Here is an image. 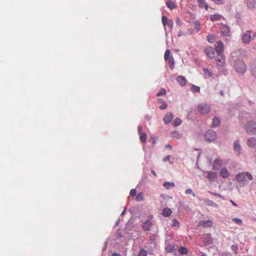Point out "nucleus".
<instances>
[{"label": "nucleus", "mask_w": 256, "mask_h": 256, "mask_svg": "<svg viewBox=\"0 0 256 256\" xmlns=\"http://www.w3.org/2000/svg\"><path fill=\"white\" fill-rule=\"evenodd\" d=\"M244 128L246 132L249 134H256V122L254 120L247 122L244 124Z\"/></svg>", "instance_id": "nucleus-1"}, {"label": "nucleus", "mask_w": 256, "mask_h": 256, "mask_svg": "<svg viewBox=\"0 0 256 256\" xmlns=\"http://www.w3.org/2000/svg\"><path fill=\"white\" fill-rule=\"evenodd\" d=\"M210 106L205 103H202L198 106V112L202 114H206L210 111Z\"/></svg>", "instance_id": "nucleus-2"}, {"label": "nucleus", "mask_w": 256, "mask_h": 256, "mask_svg": "<svg viewBox=\"0 0 256 256\" xmlns=\"http://www.w3.org/2000/svg\"><path fill=\"white\" fill-rule=\"evenodd\" d=\"M204 54L210 58L214 59L216 56L215 50L212 46H206L204 48Z\"/></svg>", "instance_id": "nucleus-3"}, {"label": "nucleus", "mask_w": 256, "mask_h": 256, "mask_svg": "<svg viewBox=\"0 0 256 256\" xmlns=\"http://www.w3.org/2000/svg\"><path fill=\"white\" fill-rule=\"evenodd\" d=\"M205 138L209 142H213L216 138V132L212 130H208L205 134Z\"/></svg>", "instance_id": "nucleus-4"}, {"label": "nucleus", "mask_w": 256, "mask_h": 256, "mask_svg": "<svg viewBox=\"0 0 256 256\" xmlns=\"http://www.w3.org/2000/svg\"><path fill=\"white\" fill-rule=\"evenodd\" d=\"M237 55V52H232L231 56V60L234 62V66L236 71L239 72L240 70V68L238 65L239 60L238 59H236Z\"/></svg>", "instance_id": "nucleus-5"}, {"label": "nucleus", "mask_w": 256, "mask_h": 256, "mask_svg": "<svg viewBox=\"0 0 256 256\" xmlns=\"http://www.w3.org/2000/svg\"><path fill=\"white\" fill-rule=\"evenodd\" d=\"M252 32V30H248L246 33H244L242 36L241 37V40L243 43L244 44H248L252 39L250 34Z\"/></svg>", "instance_id": "nucleus-6"}, {"label": "nucleus", "mask_w": 256, "mask_h": 256, "mask_svg": "<svg viewBox=\"0 0 256 256\" xmlns=\"http://www.w3.org/2000/svg\"><path fill=\"white\" fill-rule=\"evenodd\" d=\"M152 224L150 220H146L142 224V228L144 231H150Z\"/></svg>", "instance_id": "nucleus-7"}, {"label": "nucleus", "mask_w": 256, "mask_h": 256, "mask_svg": "<svg viewBox=\"0 0 256 256\" xmlns=\"http://www.w3.org/2000/svg\"><path fill=\"white\" fill-rule=\"evenodd\" d=\"M216 50L218 54H222L224 50V45L222 42H217L215 44Z\"/></svg>", "instance_id": "nucleus-8"}, {"label": "nucleus", "mask_w": 256, "mask_h": 256, "mask_svg": "<svg viewBox=\"0 0 256 256\" xmlns=\"http://www.w3.org/2000/svg\"><path fill=\"white\" fill-rule=\"evenodd\" d=\"M213 222L210 220H201L199 222L198 226L204 228H210L212 226Z\"/></svg>", "instance_id": "nucleus-9"}, {"label": "nucleus", "mask_w": 256, "mask_h": 256, "mask_svg": "<svg viewBox=\"0 0 256 256\" xmlns=\"http://www.w3.org/2000/svg\"><path fill=\"white\" fill-rule=\"evenodd\" d=\"M217 64L220 66H222L225 63V58L222 54H218V57L216 59Z\"/></svg>", "instance_id": "nucleus-10"}, {"label": "nucleus", "mask_w": 256, "mask_h": 256, "mask_svg": "<svg viewBox=\"0 0 256 256\" xmlns=\"http://www.w3.org/2000/svg\"><path fill=\"white\" fill-rule=\"evenodd\" d=\"M174 118L173 114L172 112H168L164 116L163 120L166 124H169Z\"/></svg>", "instance_id": "nucleus-11"}, {"label": "nucleus", "mask_w": 256, "mask_h": 256, "mask_svg": "<svg viewBox=\"0 0 256 256\" xmlns=\"http://www.w3.org/2000/svg\"><path fill=\"white\" fill-rule=\"evenodd\" d=\"M247 144L250 147L256 148V138L253 137L248 138Z\"/></svg>", "instance_id": "nucleus-12"}, {"label": "nucleus", "mask_w": 256, "mask_h": 256, "mask_svg": "<svg viewBox=\"0 0 256 256\" xmlns=\"http://www.w3.org/2000/svg\"><path fill=\"white\" fill-rule=\"evenodd\" d=\"M176 81L182 86H184L186 83V80L184 76H179L176 78Z\"/></svg>", "instance_id": "nucleus-13"}, {"label": "nucleus", "mask_w": 256, "mask_h": 256, "mask_svg": "<svg viewBox=\"0 0 256 256\" xmlns=\"http://www.w3.org/2000/svg\"><path fill=\"white\" fill-rule=\"evenodd\" d=\"M230 32L229 28L226 26H223L220 28V33L224 36L228 35Z\"/></svg>", "instance_id": "nucleus-14"}, {"label": "nucleus", "mask_w": 256, "mask_h": 256, "mask_svg": "<svg viewBox=\"0 0 256 256\" xmlns=\"http://www.w3.org/2000/svg\"><path fill=\"white\" fill-rule=\"evenodd\" d=\"M222 164L221 160L220 159H216L213 163L212 168L214 170H218Z\"/></svg>", "instance_id": "nucleus-15"}, {"label": "nucleus", "mask_w": 256, "mask_h": 256, "mask_svg": "<svg viewBox=\"0 0 256 256\" xmlns=\"http://www.w3.org/2000/svg\"><path fill=\"white\" fill-rule=\"evenodd\" d=\"M198 6L200 8H203L204 7L206 10H208V5L207 3L204 0H198Z\"/></svg>", "instance_id": "nucleus-16"}, {"label": "nucleus", "mask_w": 256, "mask_h": 256, "mask_svg": "<svg viewBox=\"0 0 256 256\" xmlns=\"http://www.w3.org/2000/svg\"><path fill=\"white\" fill-rule=\"evenodd\" d=\"M246 4L249 9H254L256 4V0H247Z\"/></svg>", "instance_id": "nucleus-17"}, {"label": "nucleus", "mask_w": 256, "mask_h": 256, "mask_svg": "<svg viewBox=\"0 0 256 256\" xmlns=\"http://www.w3.org/2000/svg\"><path fill=\"white\" fill-rule=\"evenodd\" d=\"M204 202L207 205L209 206H214L215 208L218 207V204H216L214 201L209 200V199H205L204 200Z\"/></svg>", "instance_id": "nucleus-18"}, {"label": "nucleus", "mask_w": 256, "mask_h": 256, "mask_svg": "<svg viewBox=\"0 0 256 256\" xmlns=\"http://www.w3.org/2000/svg\"><path fill=\"white\" fill-rule=\"evenodd\" d=\"M220 174L222 178H227L229 176V172L226 168H222L220 172Z\"/></svg>", "instance_id": "nucleus-19"}, {"label": "nucleus", "mask_w": 256, "mask_h": 256, "mask_svg": "<svg viewBox=\"0 0 256 256\" xmlns=\"http://www.w3.org/2000/svg\"><path fill=\"white\" fill-rule=\"evenodd\" d=\"M166 6L170 9V10H173L174 8H176V4L171 0H168L166 2Z\"/></svg>", "instance_id": "nucleus-20"}, {"label": "nucleus", "mask_w": 256, "mask_h": 256, "mask_svg": "<svg viewBox=\"0 0 256 256\" xmlns=\"http://www.w3.org/2000/svg\"><path fill=\"white\" fill-rule=\"evenodd\" d=\"M172 214V210L168 208H164L162 212V215L165 217H168V216H170Z\"/></svg>", "instance_id": "nucleus-21"}, {"label": "nucleus", "mask_w": 256, "mask_h": 256, "mask_svg": "<svg viewBox=\"0 0 256 256\" xmlns=\"http://www.w3.org/2000/svg\"><path fill=\"white\" fill-rule=\"evenodd\" d=\"M207 178L212 181H214L216 178V174L213 172H208Z\"/></svg>", "instance_id": "nucleus-22"}, {"label": "nucleus", "mask_w": 256, "mask_h": 256, "mask_svg": "<svg viewBox=\"0 0 256 256\" xmlns=\"http://www.w3.org/2000/svg\"><path fill=\"white\" fill-rule=\"evenodd\" d=\"M248 184V182L244 176V172H241V185L242 186H246Z\"/></svg>", "instance_id": "nucleus-23"}, {"label": "nucleus", "mask_w": 256, "mask_h": 256, "mask_svg": "<svg viewBox=\"0 0 256 256\" xmlns=\"http://www.w3.org/2000/svg\"><path fill=\"white\" fill-rule=\"evenodd\" d=\"M250 70L252 76L256 78V64H252Z\"/></svg>", "instance_id": "nucleus-24"}, {"label": "nucleus", "mask_w": 256, "mask_h": 256, "mask_svg": "<svg viewBox=\"0 0 256 256\" xmlns=\"http://www.w3.org/2000/svg\"><path fill=\"white\" fill-rule=\"evenodd\" d=\"M234 151L238 152V154H240V144L238 140L234 142Z\"/></svg>", "instance_id": "nucleus-25"}, {"label": "nucleus", "mask_w": 256, "mask_h": 256, "mask_svg": "<svg viewBox=\"0 0 256 256\" xmlns=\"http://www.w3.org/2000/svg\"><path fill=\"white\" fill-rule=\"evenodd\" d=\"M140 134V139L142 142L145 143L146 142L147 135L145 132L141 133Z\"/></svg>", "instance_id": "nucleus-26"}, {"label": "nucleus", "mask_w": 256, "mask_h": 256, "mask_svg": "<svg viewBox=\"0 0 256 256\" xmlns=\"http://www.w3.org/2000/svg\"><path fill=\"white\" fill-rule=\"evenodd\" d=\"M163 186L166 188V189H170L172 187H174L175 186L174 183L172 182H164L163 184Z\"/></svg>", "instance_id": "nucleus-27"}, {"label": "nucleus", "mask_w": 256, "mask_h": 256, "mask_svg": "<svg viewBox=\"0 0 256 256\" xmlns=\"http://www.w3.org/2000/svg\"><path fill=\"white\" fill-rule=\"evenodd\" d=\"M178 252L181 254H188V250L186 248L181 246L178 248Z\"/></svg>", "instance_id": "nucleus-28"}, {"label": "nucleus", "mask_w": 256, "mask_h": 256, "mask_svg": "<svg viewBox=\"0 0 256 256\" xmlns=\"http://www.w3.org/2000/svg\"><path fill=\"white\" fill-rule=\"evenodd\" d=\"M222 18V16L218 14H212L210 16V20L214 22Z\"/></svg>", "instance_id": "nucleus-29"}, {"label": "nucleus", "mask_w": 256, "mask_h": 256, "mask_svg": "<svg viewBox=\"0 0 256 256\" xmlns=\"http://www.w3.org/2000/svg\"><path fill=\"white\" fill-rule=\"evenodd\" d=\"M144 198V194L143 192H140L136 196V200L138 202L142 201Z\"/></svg>", "instance_id": "nucleus-30"}, {"label": "nucleus", "mask_w": 256, "mask_h": 256, "mask_svg": "<svg viewBox=\"0 0 256 256\" xmlns=\"http://www.w3.org/2000/svg\"><path fill=\"white\" fill-rule=\"evenodd\" d=\"M207 40L210 43H214L216 41V37L213 34H208L207 36Z\"/></svg>", "instance_id": "nucleus-31"}, {"label": "nucleus", "mask_w": 256, "mask_h": 256, "mask_svg": "<svg viewBox=\"0 0 256 256\" xmlns=\"http://www.w3.org/2000/svg\"><path fill=\"white\" fill-rule=\"evenodd\" d=\"M220 124V120L218 118H214L213 119L212 126L216 127Z\"/></svg>", "instance_id": "nucleus-32"}, {"label": "nucleus", "mask_w": 256, "mask_h": 256, "mask_svg": "<svg viewBox=\"0 0 256 256\" xmlns=\"http://www.w3.org/2000/svg\"><path fill=\"white\" fill-rule=\"evenodd\" d=\"M182 123V120L178 118H176L172 122V124L174 126H179Z\"/></svg>", "instance_id": "nucleus-33"}, {"label": "nucleus", "mask_w": 256, "mask_h": 256, "mask_svg": "<svg viewBox=\"0 0 256 256\" xmlns=\"http://www.w3.org/2000/svg\"><path fill=\"white\" fill-rule=\"evenodd\" d=\"M246 66L243 61L241 60V74H244L246 70Z\"/></svg>", "instance_id": "nucleus-34"}, {"label": "nucleus", "mask_w": 256, "mask_h": 256, "mask_svg": "<svg viewBox=\"0 0 256 256\" xmlns=\"http://www.w3.org/2000/svg\"><path fill=\"white\" fill-rule=\"evenodd\" d=\"M170 50H166V51L165 52V53H164V58L166 61L170 59V58L171 57V56H170Z\"/></svg>", "instance_id": "nucleus-35"}, {"label": "nucleus", "mask_w": 256, "mask_h": 256, "mask_svg": "<svg viewBox=\"0 0 256 256\" xmlns=\"http://www.w3.org/2000/svg\"><path fill=\"white\" fill-rule=\"evenodd\" d=\"M168 64L171 69H172L174 64V58L172 56L168 60Z\"/></svg>", "instance_id": "nucleus-36"}, {"label": "nucleus", "mask_w": 256, "mask_h": 256, "mask_svg": "<svg viewBox=\"0 0 256 256\" xmlns=\"http://www.w3.org/2000/svg\"><path fill=\"white\" fill-rule=\"evenodd\" d=\"M203 71L205 76L211 77L212 76V72L208 70L207 68H204Z\"/></svg>", "instance_id": "nucleus-37"}, {"label": "nucleus", "mask_w": 256, "mask_h": 256, "mask_svg": "<svg viewBox=\"0 0 256 256\" xmlns=\"http://www.w3.org/2000/svg\"><path fill=\"white\" fill-rule=\"evenodd\" d=\"M191 90L194 92H198L200 90V88L198 86L192 85Z\"/></svg>", "instance_id": "nucleus-38"}, {"label": "nucleus", "mask_w": 256, "mask_h": 256, "mask_svg": "<svg viewBox=\"0 0 256 256\" xmlns=\"http://www.w3.org/2000/svg\"><path fill=\"white\" fill-rule=\"evenodd\" d=\"M162 24L164 26H165L166 25L168 22H169V20L168 19V18L166 16H162Z\"/></svg>", "instance_id": "nucleus-39"}, {"label": "nucleus", "mask_w": 256, "mask_h": 256, "mask_svg": "<svg viewBox=\"0 0 256 256\" xmlns=\"http://www.w3.org/2000/svg\"><path fill=\"white\" fill-rule=\"evenodd\" d=\"M166 94V90L164 88H162L159 92L157 94L156 96H164Z\"/></svg>", "instance_id": "nucleus-40"}, {"label": "nucleus", "mask_w": 256, "mask_h": 256, "mask_svg": "<svg viewBox=\"0 0 256 256\" xmlns=\"http://www.w3.org/2000/svg\"><path fill=\"white\" fill-rule=\"evenodd\" d=\"M147 252L144 249H141L138 254V256H146Z\"/></svg>", "instance_id": "nucleus-41"}, {"label": "nucleus", "mask_w": 256, "mask_h": 256, "mask_svg": "<svg viewBox=\"0 0 256 256\" xmlns=\"http://www.w3.org/2000/svg\"><path fill=\"white\" fill-rule=\"evenodd\" d=\"M244 176L248 180H252V176L248 172H244Z\"/></svg>", "instance_id": "nucleus-42"}, {"label": "nucleus", "mask_w": 256, "mask_h": 256, "mask_svg": "<svg viewBox=\"0 0 256 256\" xmlns=\"http://www.w3.org/2000/svg\"><path fill=\"white\" fill-rule=\"evenodd\" d=\"M172 136L173 138L179 139L181 137L180 134L176 132H174L172 134Z\"/></svg>", "instance_id": "nucleus-43"}, {"label": "nucleus", "mask_w": 256, "mask_h": 256, "mask_svg": "<svg viewBox=\"0 0 256 256\" xmlns=\"http://www.w3.org/2000/svg\"><path fill=\"white\" fill-rule=\"evenodd\" d=\"M172 222V226H174V227H179L180 226V224L178 222V220H177L176 219H175V218L173 219Z\"/></svg>", "instance_id": "nucleus-44"}, {"label": "nucleus", "mask_w": 256, "mask_h": 256, "mask_svg": "<svg viewBox=\"0 0 256 256\" xmlns=\"http://www.w3.org/2000/svg\"><path fill=\"white\" fill-rule=\"evenodd\" d=\"M173 21L171 20H169V22H168L166 24L168 26V27L171 30L173 27Z\"/></svg>", "instance_id": "nucleus-45"}, {"label": "nucleus", "mask_w": 256, "mask_h": 256, "mask_svg": "<svg viewBox=\"0 0 256 256\" xmlns=\"http://www.w3.org/2000/svg\"><path fill=\"white\" fill-rule=\"evenodd\" d=\"M136 190L135 188H133L130 190V195L132 197L136 196Z\"/></svg>", "instance_id": "nucleus-46"}, {"label": "nucleus", "mask_w": 256, "mask_h": 256, "mask_svg": "<svg viewBox=\"0 0 256 256\" xmlns=\"http://www.w3.org/2000/svg\"><path fill=\"white\" fill-rule=\"evenodd\" d=\"M185 193L187 194H192L194 196H195L194 193L193 192L192 190L190 188L186 190L185 192Z\"/></svg>", "instance_id": "nucleus-47"}, {"label": "nucleus", "mask_w": 256, "mask_h": 256, "mask_svg": "<svg viewBox=\"0 0 256 256\" xmlns=\"http://www.w3.org/2000/svg\"><path fill=\"white\" fill-rule=\"evenodd\" d=\"M167 108V104L166 102H163L162 104L160 106V110H165Z\"/></svg>", "instance_id": "nucleus-48"}, {"label": "nucleus", "mask_w": 256, "mask_h": 256, "mask_svg": "<svg viewBox=\"0 0 256 256\" xmlns=\"http://www.w3.org/2000/svg\"><path fill=\"white\" fill-rule=\"evenodd\" d=\"M241 56H247V51L246 50L241 49Z\"/></svg>", "instance_id": "nucleus-49"}, {"label": "nucleus", "mask_w": 256, "mask_h": 256, "mask_svg": "<svg viewBox=\"0 0 256 256\" xmlns=\"http://www.w3.org/2000/svg\"><path fill=\"white\" fill-rule=\"evenodd\" d=\"M195 28L198 31L200 29V24L199 22H196L195 24Z\"/></svg>", "instance_id": "nucleus-50"}, {"label": "nucleus", "mask_w": 256, "mask_h": 256, "mask_svg": "<svg viewBox=\"0 0 256 256\" xmlns=\"http://www.w3.org/2000/svg\"><path fill=\"white\" fill-rule=\"evenodd\" d=\"M176 22V24L177 25H178L179 26L182 25V21L180 18H177Z\"/></svg>", "instance_id": "nucleus-51"}, {"label": "nucleus", "mask_w": 256, "mask_h": 256, "mask_svg": "<svg viewBox=\"0 0 256 256\" xmlns=\"http://www.w3.org/2000/svg\"><path fill=\"white\" fill-rule=\"evenodd\" d=\"M138 134H140L141 133L143 132H142V127L140 126H138Z\"/></svg>", "instance_id": "nucleus-52"}, {"label": "nucleus", "mask_w": 256, "mask_h": 256, "mask_svg": "<svg viewBox=\"0 0 256 256\" xmlns=\"http://www.w3.org/2000/svg\"><path fill=\"white\" fill-rule=\"evenodd\" d=\"M170 156H166L163 158L164 162H166L168 160H170Z\"/></svg>", "instance_id": "nucleus-53"}, {"label": "nucleus", "mask_w": 256, "mask_h": 256, "mask_svg": "<svg viewBox=\"0 0 256 256\" xmlns=\"http://www.w3.org/2000/svg\"><path fill=\"white\" fill-rule=\"evenodd\" d=\"M232 221L234 222L236 224H239V222H240V219L238 218H234L232 219Z\"/></svg>", "instance_id": "nucleus-54"}, {"label": "nucleus", "mask_w": 256, "mask_h": 256, "mask_svg": "<svg viewBox=\"0 0 256 256\" xmlns=\"http://www.w3.org/2000/svg\"><path fill=\"white\" fill-rule=\"evenodd\" d=\"M232 250L236 252L237 250H238V248L236 246H232Z\"/></svg>", "instance_id": "nucleus-55"}, {"label": "nucleus", "mask_w": 256, "mask_h": 256, "mask_svg": "<svg viewBox=\"0 0 256 256\" xmlns=\"http://www.w3.org/2000/svg\"><path fill=\"white\" fill-rule=\"evenodd\" d=\"M165 147L170 150L172 149V146L170 144H166Z\"/></svg>", "instance_id": "nucleus-56"}, {"label": "nucleus", "mask_w": 256, "mask_h": 256, "mask_svg": "<svg viewBox=\"0 0 256 256\" xmlns=\"http://www.w3.org/2000/svg\"><path fill=\"white\" fill-rule=\"evenodd\" d=\"M112 256H121L120 254L114 252L112 254Z\"/></svg>", "instance_id": "nucleus-57"}, {"label": "nucleus", "mask_w": 256, "mask_h": 256, "mask_svg": "<svg viewBox=\"0 0 256 256\" xmlns=\"http://www.w3.org/2000/svg\"><path fill=\"white\" fill-rule=\"evenodd\" d=\"M158 102L159 103H162H162H163V102H164L162 99V98H158Z\"/></svg>", "instance_id": "nucleus-58"}, {"label": "nucleus", "mask_w": 256, "mask_h": 256, "mask_svg": "<svg viewBox=\"0 0 256 256\" xmlns=\"http://www.w3.org/2000/svg\"><path fill=\"white\" fill-rule=\"evenodd\" d=\"M240 176V174H238L236 176V178L237 180H238L239 176Z\"/></svg>", "instance_id": "nucleus-59"}, {"label": "nucleus", "mask_w": 256, "mask_h": 256, "mask_svg": "<svg viewBox=\"0 0 256 256\" xmlns=\"http://www.w3.org/2000/svg\"><path fill=\"white\" fill-rule=\"evenodd\" d=\"M220 94L222 96H224V92H223L222 90H220Z\"/></svg>", "instance_id": "nucleus-60"}, {"label": "nucleus", "mask_w": 256, "mask_h": 256, "mask_svg": "<svg viewBox=\"0 0 256 256\" xmlns=\"http://www.w3.org/2000/svg\"><path fill=\"white\" fill-rule=\"evenodd\" d=\"M151 172H152V174L154 176H156V172H155L154 170H151Z\"/></svg>", "instance_id": "nucleus-61"}, {"label": "nucleus", "mask_w": 256, "mask_h": 256, "mask_svg": "<svg viewBox=\"0 0 256 256\" xmlns=\"http://www.w3.org/2000/svg\"><path fill=\"white\" fill-rule=\"evenodd\" d=\"M154 237H155V236H154V235H153V238H150V241H152V242L153 240H154V238H154Z\"/></svg>", "instance_id": "nucleus-62"}, {"label": "nucleus", "mask_w": 256, "mask_h": 256, "mask_svg": "<svg viewBox=\"0 0 256 256\" xmlns=\"http://www.w3.org/2000/svg\"><path fill=\"white\" fill-rule=\"evenodd\" d=\"M252 38H256V32H255L254 34H253V36H252Z\"/></svg>", "instance_id": "nucleus-63"}, {"label": "nucleus", "mask_w": 256, "mask_h": 256, "mask_svg": "<svg viewBox=\"0 0 256 256\" xmlns=\"http://www.w3.org/2000/svg\"><path fill=\"white\" fill-rule=\"evenodd\" d=\"M182 35V32H179L178 34V36L179 37H180Z\"/></svg>", "instance_id": "nucleus-64"}]
</instances>
